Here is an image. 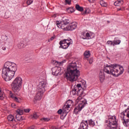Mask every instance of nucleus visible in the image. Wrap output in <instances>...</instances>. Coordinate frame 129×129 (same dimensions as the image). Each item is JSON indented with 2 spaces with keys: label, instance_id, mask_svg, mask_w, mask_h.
<instances>
[{
  "label": "nucleus",
  "instance_id": "nucleus-11",
  "mask_svg": "<svg viewBox=\"0 0 129 129\" xmlns=\"http://www.w3.org/2000/svg\"><path fill=\"white\" fill-rule=\"evenodd\" d=\"M125 116V114H124V112H122L120 113V117L121 118H122L123 120V123L124 126H128L129 124V118L127 119H125L124 118Z\"/></svg>",
  "mask_w": 129,
  "mask_h": 129
},
{
  "label": "nucleus",
  "instance_id": "nucleus-55",
  "mask_svg": "<svg viewBox=\"0 0 129 129\" xmlns=\"http://www.w3.org/2000/svg\"><path fill=\"white\" fill-rule=\"evenodd\" d=\"M107 23L108 24H109V23H110V21H107Z\"/></svg>",
  "mask_w": 129,
  "mask_h": 129
},
{
  "label": "nucleus",
  "instance_id": "nucleus-1",
  "mask_svg": "<svg viewBox=\"0 0 129 129\" xmlns=\"http://www.w3.org/2000/svg\"><path fill=\"white\" fill-rule=\"evenodd\" d=\"M80 67H78L76 62H72L68 66L64 77L71 82L76 81L80 76Z\"/></svg>",
  "mask_w": 129,
  "mask_h": 129
},
{
  "label": "nucleus",
  "instance_id": "nucleus-5",
  "mask_svg": "<svg viewBox=\"0 0 129 129\" xmlns=\"http://www.w3.org/2000/svg\"><path fill=\"white\" fill-rule=\"evenodd\" d=\"M106 122H109L107 129H115L117 127V122L115 116H109L108 120H106Z\"/></svg>",
  "mask_w": 129,
  "mask_h": 129
},
{
  "label": "nucleus",
  "instance_id": "nucleus-51",
  "mask_svg": "<svg viewBox=\"0 0 129 129\" xmlns=\"http://www.w3.org/2000/svg\"><path fill=\"white\" fill-rule=\"evenodd\" d=\"M84 14H88V13H87V10H85Z\"/></svg>",
  "mask_w": 129,
  "mask_h": 129
},
{
  "label": "nucleus",
  "instance_id": "nucleus-21",
  "mask_svg": "<svg viewBox=\"0 0 129 129\" xmlns=\"http://www.w3.org/2000/svg\"><path fill=\"white\" fill-rule=\"evenodd\" d=\"M64 105L68 106V107H70V106L73 105V101L71 100H68Z\"/></svg>",
  "mask_w": 129,
  "mask_h": 129
},
{
  "label": "nucleus",
  "instance_id": "nucleus-22",
  "mask_svg": "<svg viewBox=\"0 0 129 129\" xmlns=\"http://www.w3.org/2000/svg\"><path fill=\"white\" fill-rule=\"evenodd\" d=\"M90 55H91L90 51H89V50L86 51L84 53V56L85 58H89V57H90Z\"/></svg>",
  "mask_w": 129,
  "mask_h": 129
},
{
  "label": "nucleus",
  "instance_id": "nucleus-23",
  "mask_svg": "<svg viewBox=\"0 0 129 129\" xmlns=\"http://www.w3.org/2000/svg\"><path fill=\"white\" fill-rule=\"evenodd\" d=\"M7 119H8L9 121H16V120H15V117H14V115H9Z\"/></svg>",
  "mask_w": 129,
  "mask_h": 129
},
{
  "label": "nucleus",
  "instance_id": "nucleus-50",
  "mask_svg": "<svg viewBox=\"0 0 129 129\" xmlns=\"http://www.w3.org/2000/svg\"><path fill=\"white\" fill-rule=\"evenodd\" d=\"M126 116H127V117H128V118H129V112L127 113Z\"/></svg>",
  "mask_w": 129,
  "mask_h": 129
},
{
  "label": "nucleus",
  "instance_id": "nucleus-37",
  "mask_svg": "<svg viewBox=\"0 0 129 129\" xmlns=\"http://www.w3.org/2000/svg\"><path fill=\"white\" fill-rule=\"evenodd\" d=\"M33 3V0H27L26 4L28 6H30L31 4Z\"/></svg>",
  "mask_w": 129,
  "mask_h": 129
},
{
  "label": "nucleus",
  "instance_id": "nucleus-8",
  "mask_svg": "<svg viewBox=\"0 0 129 129\" xmlns=\"http://www.w3.org/2000/svg\"><path fill=\"white\" fill-rule=\"evenodd\" d=\"M77 28V23L72 22L69 24V25L64 27L65 31H73Z\"/></svg>",
  "mask_w": 129,
  "mask_h": 129
},
{
  "label": "nucleus",
  "instance_id": "nucleus-28",
  "mask_svg": "<svg viewBox=\"0 0 129 129\" xmlns=\"http://www.w3.org/2000/svg\"><path fill=\"white\" fill-rule=\"evenodd\" d=\"M74 88H76L77 90H80L79 88H82V85H81V84H78L77 85L74 86Z\"/></svg>",
  "mask_w": 129,
  "mask_h": 129
},
{
  "label": "nucleus",
  "instance_id": "nucleus-35",
  "mask_svg": "<svg viewBox=\"0 0 129 129\" xmlns=\"http://www.w3.org/2000/svg\"><path fill=\"white\" fill-rule=\"evenodd\" d=\"M17 114H20V115H22L23 114V110L21 109H18L17 110Z\"/></svg>",
  "mask_w": 129,
  "mask_h": 129
},
{
  "label": "nucleus",
  "instance_id": "nucleus-48",
  "mask_svg": "<svg viewBox=\"0 0 129 129\" xmlns=\"http://www.w3.org/2000/svg\"><path fill=\"white\" fill-rule=\"evenodd\" d=\"M123 9H122L121 8L117 9V11H123Z\"/></svg>",
  "mask_w": 129,
  "mask_h": 129
},
{
  "label": "nucleus",
  "instance_id": "nucleus-47",
  "mask_svg": "<svg viewBox=\"0 0 129 129\" xmlns=\"http://www.w3.org/2000/svg\"><path fill=\"white\" fill-rule=\"evenodd\" d=\"M56 17H57V15L56 14H54L53 15H52V18H56Z\"/></svg>",
  "mask_w": 129,
  "mask_h": 129
},
{
  "label": "nucleus",
  "instance_id": "nucleus-31",
  "mask_svg": "<svg viewBox=\"0 0 129 129\" xmlns=\"http://www.w3.org/2000/svg\"><path fill=\"white\" fill-rule=\"evenodd\" d=\"M120 40H113V46H114L115 45H119V44H120Z\"/></svg>",
  "mask_w": 129,
  "mask_h": 129
},
{
  "label": "nucleus",
  "instance_id": "nucleus-12",
  "mask_svg": "<svg viewBox=\"0 0 129 129\" xmlns=\"http://www.w3.org/2000/svg\"><path fill=\"white\" fill-rule=\"evenodd\" d=\"M79 129H88V121L86 120L85 122H81Z\"/></svg>",
  "mask_w": 129,
  "mask_h": 129
},
{
  "label": "nucleus",
  "instance_id": "nucleus-38",
  "mask_svg": "<svg viewBox=\"0 0 129 129\" xmlns=\"http://www.w3.org/2000/svg\"><path fill=\"white\" fill-rule=\"evenodd\" d=\"M65 2L68 5H71V0H65Z\"/></svg>",
  "mask_w": 129,
  "mask_h": 129
},
{
  "label": "nucleus",
  "instance_id": "nucleus-41",
  "mask_svg": "<svg viewBox=\"0 0 129 129\" xmlns=\"http://www.w3.org/2000/svg\"><path fill=\"white\" fill-rule=\"evenodd\" d=\"M85 34V33H83V36H84ZM85 35L86 37H87V38H88V37H90V34H89V33H87Z\"/></svg>",
  "mask_w": 129,
  "mask_h": 129
},
{
  "label": "nucleus",
  "instance_id": "nucleus-45",
  "mask_svg": "<svg viewBox=\"0 0 129 129\" xmlns=\"http://www.w3.org/2000/svg\"><path fill=\"white\" fill-rule=\"evenodd\" d=\"M92 62H93V58H91L89 60V63L90 64H92Z\"/></svg>",
  "mask_w": 129,
  "mask_h": 129
},
{
  "label": "nucleus",
  "instance_id": "nucleus-20",
  "mask_svg": "<svg viewBox=\"0 0 129 129\" xmlns=\"http://www.w3.org/2000/svg\"><path fill=\"white\" fill-rule=\"evenodd\" d=\"M18 47L19 49H23V48H25L26 47V45L24 41H21L18 44Z\"/></svg>",
  "mask_w": 129,
  "mask_h": 129
},
{
  "label": "nucleus",
  "instance_id": "nucleus-25",
  "mask_svg": "<svg viewBox=\"0 0 129 129\" xmlns=\"http://www.w3.org/2000/svg\"><path fill=\"white\" fill-rule=\"evenodd\" d=\"M16 118L19 121H22L23 120V117L20 114H17L16 115Z\"/></svg>",
  "mask_w": 129,
  "mask_h": 129
},
{
  "label": "nucleus",
  "instance_id": "nucleus-30",
  "mask_svg": "<svg viewBox=\"0 0 129 129\" xmlns=\"http://www.w3.org/2000/svg\"><path fill=\"white\" fill-rule=\"evenodd\" d=\"M56 26L59 29H64V27L62 26V24H61V22L60 23H59V21H57L56 23Z\"/></svg>",
  "mask_w": 129,
  "mask_h": 129
},
{
  "label": "nucleus",
  "instance_id": "nucleus-40",
  "mask_svg": "<svg viewBox=\"0 0 129 129\" xmlns=\"http://www.w3.org/2000/svg\"><path fill=\"white\" fill-rule=\"evenodd\" d=\"M68 11H70L71 12V13H73V12H74V9L70 8L68 9Z\"/></svg>",
  "mask_w": 129,
  "mask_h": 129
},
{
  "label": "nucleus",
  "instance_id": "nucleus-52",
  "mask_svg": "<svg viewBox=\"0 0 129 129\" xmlns=\"http://www.w3.org/2000/svg\"><path fill=\"white\" fill-rule=\"evenodd\" d=\"M2 49L4 50V51H5V50H6V47H3Z\"/></svg>",
  "mask_w": 129,
  "mask_h": 129
},
{
  "label": "nucleus",
  "instance_id": "nucleus-32",
  "mask_svg": "<svg viewBox=\"0 0 129 129\" xmlns=\"http://www.w3.org/2000/svg\"><path fill=\"white\" fill-rule=\"evenodd\" d=\"M63 40H65V42L66 43H70V45H71V44H72V39L70 38H69L68 39H63Z\"/></svg>",
  "mask_w": 129,
  "mask_h": 129
},
{
  "label": "nucleus",
  "instance_id": "nucleus-44",
  "mask_svg": "<svg viewBox=\"0 0 129 129\" xmlns=\"http://www.w3.org/2000/svg\"><path fill=\"white\" fill-rule=\"evenodd\" d=\"M30 110H31V109H24L25 112H30Z\"/></svg>",
  "mask_w": 129,
  "mask_h": 129
},
{
  "label": "nucleus",
  "instance_id": "nucleus-46",
  "mask_svg": "<svg viewBox=\"0 0 129 129\" xmlns=\"http://www.w3.org/2000/svg\"><path fill=\"white\" fill-rule=\"evenodd\" d=\"M28 129H36L35 126L32 125V126L30 127Z\"/></svg>",
  "mask_w": 129,
  "mask_h": 129
},
{
  "label": "nucleus",
  "instance_id": "nucleus-56",
  "mask_svg": "<svg viewBox=\"0 0 129 129\" xmlns=\"http://www.w3.org/2000/svg\"><path fill=\"white\" fill-rule=\"evenodd\" d=\"M124 107H126V105L125 104V105H124Z\"/></svg>",
  "mask_w": 129,
  "mask_h": 129
},
{
  "label": "nucleus",
  "instance_id": "nucleus-43",
  "mask_svg": "<svg viewBox=\"0 0 129 129\" xmlns=\"http://www.w3.org/2000/svg\"><path fill=\"white\" fill-rule=\"evenodd\" d=\"M55 65H58L59 66L61 65V62L55 61Z\"/></svg>",
  "mask_w": 129,
  "mask_h": 129
},
{
  "label": "nucleus",
  "instance_id": "nucleus-7",
  "mask_svg": "<svg viewBox=\"0 0 129 129\" xmlns=\"http://www.w3.org/2000/svg\"><path fill=\"white\" fill-rule=\"evenodd\" d=\"M47 87V84L46 82L43 81L39 82L38 85L37 86V91L38 92H41V93H44L46 91V88Z\"/></svg>",
  "mask_w": 129,
  "mask_h": 129
},
{
  "label": "nucleus",
  "instance_id": "nucleus-29",
  "mask_svg": "<svg viewBox=\"0 0 129 129\" xmlns=\"http://www.w3.org/2000/svg\"><path fill=\"white\" fill-rule=\"evenodd\" d=\"M100 5L102 7H107V4H106V3H105L104 1H101L100 2Z\"/></svg>",
  "mask_w": 129,
  "mask_h": 129
},
{
  "label": "nucleus",
  "instance_id": "nucleus-24",
  "mask_svg": "<svg viewBox=\"0 0 129 129\" xmlns=\"http://www.w3.org/2000/svg\"><path fill=\"white\" fill-rule=\"evenodd\" d=\"M76 9L77 11H79V12H83V7H80L78 4L76 5Z\"/></svg>",
  "mask_w": 129,
  "mask_h": 129
},
{
  "label": "nucleus",
  "instance_id": "nucleus-3",
  "mask_svg": "<svg viewBox=\"0 0 129 129\" xmlns=\"http://www.w3.org/2000/svg\"><path fill=\"white\" fill-rule=\"evenodd\" d=\"M104 71L107 74H111L115 77H118L123 73V67L116 63L111 65L106 64L104 68Z\"/></svg>",
  "mask_w": 129,
  "mask_h": 129
},
{
  "label": "nucleus",
  "instance_id": "nucleus-49",
  "mask_svg": "<svg viewBox=\"0 0 129 129\" xmlns=\"http://www.w3.org/2000/svg\"><path fill=\"white\" fill-rule=\"evenodd\" d=\"M15 105H15V104H11V106H12V107H16V106H15Z\"/></svg>",
  "mask_w": 129,
  "mask_h": 129
},
{
  "label": "nucleus",
  "instance_id": "nucleus-2",
  "mask_svg": "<svg viewBox=\"0 0 129 129\" xmlns=\"http://www.w3.org/2000/svg\"><path fill=\"white\" fill-rule=\"evenodd\" d=\"M18 70V68L16 63H12L10 61L6 62L4 64V67L2 69V77L5 81L12 80L15 76V73Z\"/></svg>",
  "mask_w": 129,
  "mask_h": 129
},
{
  "label": "nucleus",
  "instance_id": "nucleus-26",
  "mask_svg": "<svg viewBox=\"0 0 129 129\" xmlns=\"http://www.w3.org/2000/svg\"><path fill=\"white\" fill-rule=\"evenodd\" d=\"M89 124L91 126H94L95 125V123L94 122V121L92 120V119H90L88 120Z\"/></svg>",
  "mask_w": 129,
  "mask_h": 129
},
{
  "label": "nucleus",
  "instance_id": "nucleus-15",
  "mask_svg": "<svg viewBox=\"0 0 129 129\" xmlns=\"http://www.w3.org/2000/svg\"><path fill=\"white\" fill-rule=\"evenodd\" d=\"M52 74L53 75H55V76H58V75L61 72V69L58 68L57 69H56V68H53L52 69Z\"/></svg>",
  "mask_w": 129,
  "mask_h": 129
},
{
  "label": "nucleus",
  "instance_id": "nucleus-13",
  "mask_svg": "<svg viewBox=\"0 0 129 129\" xmlns=\"http://www.w3.org/2000/svg\"><path fill=\"white\" fill-rule=\"evenodd\" d=\"M61 25L62 27H63V29L65 30L64 28H66L67 26V25H69V23H70V20L68 19H64L62 20L61 22Z\"/></svg>",
  "mask_w": 129,
  "mask_h": 129
},
{
  "label": "nucleus",
  "instance_id": "nucleus-17",
  "mask_svg": "<svg viewBox=\"0 0 129 129\" xmlns=\"http://www.w3.org/2000/svg\"><path fill=\"white\" fill-rule=\"evenodd\" d=\"M10 96L11 97V98H13V99H14V100L16 102L19 103L21 101V98L15 97V95H14V94H13V93H12L11 91L10 92Z\"/></svg>",
  "mask_w": 129,
  "mask_h": 129
},
{
  "label": "nucleus",
  "instance_id": "nucleus-57",
  "mask_svg": "<svg viewBox=\"0 0 129 129\" xmlns=\"http://www.w3.org/2000/svg\"><path fill=\"white\" fill-rule=\"evenodd\" d=\"M115 129H120V128H117V127H116V128Z\"/></svg>",
  "mask_w": 129,
  "mask_h": 129
},
{
  "label": "nucleus",
  "instance_id": "nucleus-33",
  "mask_svg": "<svg viewBox=\"0 0 129 129\" xmlns=\"http://www.w3.org/2000/svg\"><path fill=\"white\" fill-rule=\"evenodd\" d=\"M107 45H108V46H113V41H110V40H108L107 42Z\"/></svg>",
  "mask_w": 129,
  "mask_h": 129
},
{
  "label": "nucleus",
  "instance_id": "nucleus-14",
  "mask_svg": "<svg viewBox=\"0 0 129 129\" xmlns=\"http://www.w3.org/2000/svg\"><path fill=\"white\" fill-rule=\"evenodd\" d=\"M69 108H70V107H68V106L67 105H64L63 107L62 108V110L63 114H64V116H66L67 115V113H68L70 111Z\"/></svg>",
  "mask_w": 129,
  "mask_h": 129
},
{
  "label": "nucleus",
  "instance_id": "nucleus-36",
  "mask_svg": "<svg viewBox=\"0 0 129 129\" xmlns=\"http://www.w3.org/2000/svg\"><path fill=\"white\" fill-rule=\"evenodd\" d=\"M42 121H49L50 120V118H42L41 119Z\"/></svg>",
  "mask_w": 129,
  "mask_h": 129
},
{
  "label": "nucleus",
  "instance_id": "nucleus-34",
  "mask_svg": "<svg viewBox=\"0 0 129 129\" xmlns=\"http://www.w3.org/2000/svg\"><path fill=\"white\" fill-rule=\"evenodd\" d=\"M38 117H39V116L37 114V113H34L32 118H34V119H37Z\"/></svg>",
  "mask_w": 129,
  "mask_h": 129
},
{
  "label": "nucleus",
  "instance_id": "nucleus-6",
  "mask_svg": "<svg viewBox=\"0 0 129 129\" xmlns=\"http://www.w3.org/2000/svg\"><path fill=\"white\" fill-rule=\"evenodd\" d=\"M71 93H72L73 95H79V96L76 100V102L78 103L81 99H82V95L83 94V91L82 90H77L76 88H74L72 91L71 92Z\"/></svg>",
  "mask_w": 129,
  "mask_h": 129
},
{
  "label": "nucleus",
  "instance_id": "nucleus-4",
  "mask_svg": "<svg viewBox=\"0 0 129 129\" xmlns=\"http://www.w3.org/2000/svg\"><path fill=\"white\" fill-rule=\"evenodd\" d=\"M22 83L23 80L22 79V78L19 77H17L11 84L13 91L15 93L19 92V91L21 90V88H22Z\"/></svg>",
  "mask_w": 129,
  "mask_h": 129
},
{
  "label": "nucleus",
  "instance_id": "nucleus-39",
  "mask_svg": "<svg viewBox=\"0 0 129 129\" xmlns=\"http://www.w3.org/2000/svg\"><path fill=\"white\" fill-rule=\"evenodd\" d=\"M62 113H63V109L62 110V109H59V110L57 111V113H58V114H61V113H62Z\"/></svg>",
  "mask_w": 129,
  "mask_h": 129
},
{
  "label": "nucleus",
  "instance_id": "nucleus-42",
  "mask_svg": "<svg viewBox=\"0 0 129 129\" xmlns=\"http://www.w3.org/2000/svg\"><path fill=\"white\" fill-rule=\"evenodd\" d=\"M54 39H55V35H54L53 36L51 37L50 38V39L48 40V42H50V41H53V40H54Z\"/></svg>",
  "mask_w": 129,
  "mask_h": 129
},
{
  "label": "nucleus",
  "instance_id": "nucleus-19",
  "mask_svg": "<svg viewBox=\"0 0 129 129\" xmlns=\"http://www.w3.org/2000/svg\"><path fill=\"white\" fill-rule=\"evenodd\" d=\"M114 5L115 7H119V6H122L123 5V1H117L114 3Z\"/></svg>",
  "mask_w": 129,
  "mask_h": 129
},
{
  "label": "nucleus",
  "instance_id": "nucleus-16",
  "mask_svg": "<svg viewBox=\"0 0 129 129\" xmlns=\"http://www.w3.org/2000/svg\"><path fill=\"white\" fill-rule=\"evenodd\" d=\"M43 93L37 91L36 95L34 97V99H35V100H41L42 96H43Z\"/></svg>",
  "mask_w": 129,
  "mask_h": 129
},
{
  "label": "nucleus",
  "instance_id": "nucleus-10",
  "mask_svg": "<svg viewBox=\"0 0 129 129\" xmlns=\"http://www.w3.org/2000/svg\"><path fill=\"white\" fill-rule=\"evenodd\" d=\"M66 40H61L59 42L60 47L59 48H62V49H67L69 46H70L71 42H66Z\"/></svg>",
  "mask_w": 129,
  "mask_h": 129
},
{
  "label": "nucleus",
  "instance_id": "nucleus-54",
  "mask_svg": "<svg viewBox=\"0 0 129 129\" xmlns=\"http://www.w3.org/2000/svg\"><path fill=\"white\" fill-rule=\"evenodd\" d=\"M9 41H10V40L9 39H7L6 41V42H9Z\"/></svg>",
  "mask_w": 129,
  "mask_h": 129
},
{
  "label": "nucleus",
  "instance_id": "nucleus-18",
  "mask_svg": "<svg viewBox=\"0 0 129 129\" xmlns=\"http://www.w3.org/2000/svg\"><path fill=\"white\" fill-rule=\"evenodd\" d=\"M99 78L101 82H102L105 78V76H104V73L102 72H100L99 73Z\"/></svg>",
  "mask_w": 129,
  "mask_h": 129
},
{
  "label": "nucleus",
  "instance_id": "nucleus-53",
  "mask_svg": "<svg viewBox=\"0 0 129 129\" xmlns=\"http://www.w3.org/2000/svg\"><path fill=\"white\" fill-rule=\"evenodd\" d=\"M82 38L84 39H86V37H85H85H82Z\"/></svg>",
  "mask_w": 129,
  "mask_h": 129
},
{
  "label": "nucleus",
  "instance_id": "nucleus-9",
  "mask_svg": "<svg viewBox=\"0 0 129 129\" xmlns=\"http://www.w3.org/2000/svg\"><path fill=\"white\" fill-rule=\"evenodd\" d=\"M87 104V102L85 100H82L81 103H79V105L77 107V108H75L74 109V111H80L82 110V108L85 106ZM79 109V110H78Z\"/></svg>",
  "mask_w": 129,
  "mask_h": 129
},
{
  "label": "nucleus",
  "instance_id": "nucleus-27",
  "mask_svg": "<svg viewBox=\"0 0 129 129\" xmlns=\"http://www.w3.org/2000/svg\"><path fill=\"white\" fill-rule=\"evenodd\" d=\"M5 98V95H4V92L2 91L0 89V100H3Z\"/></svg>",
  "mask_w": 129,
  "mask_h": 129
}]
</instances>
